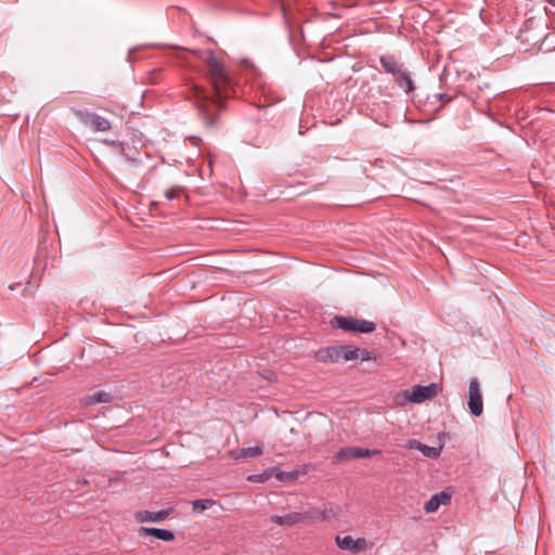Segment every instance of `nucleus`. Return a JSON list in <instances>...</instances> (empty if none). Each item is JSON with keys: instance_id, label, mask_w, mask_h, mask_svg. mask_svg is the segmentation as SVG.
I'll list each match as a JSON object with an SVG mask.
<instances>
[{"instance_id": "f257e3e1", "label": "nucleus", "mask_w": 555, "mask_h": 555, "mask_svg": "<svg viewBox=\"0 0 555 555\" xmlns=\"http://www.w3.org/2000/svg\"><path fill=\"white\" fill-rule=\"evenodd\" d=\"M195 54L205 65V76L214 87V94L193 83L189 89V99L194 103L207 126H212L215 113L224 107L223 99L230 95L232 81L225 66L217 59L212 50H198Z\"/></svg>"}, {"instance_id": "f03ea898", "label": "nucleus", "mask_w": 555, "mask_h": 555, "mask_svg": "<svg viewBox=\"0 0 555 555\" xmlns=\"http://www.w3.org/2000/svg\"><path fill=\"white\" fill-rule=\"evenodd\" d=\"M372 352L366 349L353 347L351 345H339L322 348L317 352V359L322 362H347V361H366L372 359Z\"/></svg>"}, {"instance_id": "7ed1b4c3", "label": "nucleus", "mask_w": 555, "mask_h": 555, "mask_svg": "<svg viewBox=\"0 0 555 555\" xmlns=\"http://www.w3.org/2000/svg\"><path fill=\"white\" fill-rule=\"evenodd\" d=\"M333 327L345 332L372 333L376 330V324L372 321L361 320L352 317L336 315L331 322Z\"/></svg>"}, {"instance_id": "20e7f679", "label": "nucleus", "mask_w": 555, "mask_h": 555, "mask_svg": "<svg viewBox=\"0 0 555 555\" xmlns=\"http://www.w3.org/2000/svg\"><path fill=\"white\" fill-rule=\"evenodd\" d=\"M438 384H428L427 386L416 385L412 390H404L401 396L405 401L422 403L425 400L434 398L438 393ZM400 395L397 396V400Z\"/></svg>"}, {"instance_id": "39448f33", "label": "nucleus", "mask_w": 555, "mask_h": 555, "mask_svg": "<svg viewBox=\"0 0 555 555\" xmlns=\"http://www.w3.org/2000/svg\"><path fill=\"white\" fill-rule=\"evenodd\" d=\"M375 454H380L377 449L370 450L359 447H346L341 448L334 456V463H344L354 459L371 457Z\"/></svg>"}, {"instance_id": "423d86ee", "label": "nucleus", "mask_w": 555, "mask_h": 555, "mask_svg": "<svg viewBox=\"0 0 555 555\" xmlns=\"http://www.w3.org/2000/svg\"><path fill=\"white\" fill-rule=\"evenodd\" d=\"M75 115L79 120L89 126L93 131H107L111 129V122L108 119L88 111L77 109Z\"/></svg>"}, {"instance_id": "0eeeda50", "label": "nucleus", "mask_w": 555, "mask_h": 555, "mask_svg": "<svg viewBox=\"0 0 555 555\" xmlns=\"http://www.w3.org/2000/svg\"><path fill=\"white\" fill-rule=\"evenodd\" d=\"M480 384H469L468 389V409L474 416H480L483 412L482 393Z\"/></svg>"}, {"instance_id": "6e6552de", "label": "nucleus", "mask_w": 555, "mask_h": 555, "mask_svg": "<svg viewBox=\"0 0 555 555\" xmlns=\"http://www.w3.org/2000/svg\"><path fill=\"white\" fill-rule=\"evenodd\" d=\"M335 542L339 548L345 550V551H350L353 554H357L361 551L366 550L367 545H369L367 541L364 538L354 540L350 535H346V537L337 535L335 538Z\"/></svg>"}, {"instance_id": "1a4fd4ad", "label": "nucleus", "mask_w": 555, "mask_h": 555, "mask_svg": "<svg viewBox=\"0 0 555 555\" xmlns=\"http://www.w3.org/2000/svg\"><path fill=\"white\" fill-rule=\"evenodd\" d=\"M170 513H171L170 508L160 509V511H156V512H151V511L144 509V511L135 512L134 518L138 522H141V524H143V522H162L168 518Z\"/></svg>"}, {"instance_id": "9d476101", "label": "nucleus", "mask_w": 555, "mask_h": 555, "mask_svg": "<svg viewBox=\"0 0 555 555\" xmlns=\"http://www.w3.org/2000/svg\"><path fill=\"white\" fill-rule=\"evenodd\" d=\"M314 515H307L298 512L288 513L286 515H273L270 520L279 526H293L302 522L306 518H314Z\"/></svg>"}, {"instance_id": "9b49d317", "label": "nucleus", "mask_w": 555, "mask_h": 555, "mask_svg": "<svg viewBox=\"0 0 555 555\" xmlns=\"http://www.w3.org/2000/svg\"><path fill=\"white\" fill-rule=\"evenodd\" d=\"M138 534L140 538L149 535L166 542L175 540L173 532L168 529L141 527L138 531Z\"/></svg>"}, {"instance_id": "f8f14e48", "label": "nucleus", "mask_w": 555, "mask_h": 555, "mask_svg": "<svg viewBox=\"0 0 555 555\" xmlns=\"http://www.w3.org/2000/svg\"><path fill=\"white\" fill-rule=\"evenodd\" d=\"M379 63L384 72L390 74L393 78L404 69L403 64L393 55H382L379 57Z\"/></svg>"}, {"instance_id": "ddd939ff", "label": "nucleus", "mask_w": 555, "mask_h": 555, "mask_svg": "<svg viewBox=\"0 0 555 555\" xmlns=\"http://www.w3.org/2000/svg\"><path fill=\"white\" fill-rule=\"evenodd\" d=\"M450 500L451 496L446 492L436 493L425 503L424 509L426 513H434L441 504H448Z\"/></svg>"}, {"instance_id": "4468645a", "label": "nucleus", "mask_w": 555, "mask_h": 555, "mask_svg": "<svg viewBox=\"0 0 555 555\" xmlns=\"http://www.w3.org/2000/svg\"><path fill=\"white\" fill-rule=\"evenodd\" d=\"M393 79L398 87L402 89L406 94L414 91V81L412 79L411 73L408 69L404 68L401 70V74H398Z\"/></svg>"}, {"instance_id": "2eb2a0df", "label": "nucleus", "mask_w": 555, "mask_h": 555, "mask_svg": "<svg viewBox=\"0 0 555 555\" xmlns=\"http://www.w3.org/2000/svg\"><path fill=\"white\" fill-rule=\"evenodd\" d=\"M262 454V449L259 446L241 448L231 451V456L234 460L247 459V457H257Z\"/></svg>"}, {"instance_id": "dca6fc26", "label": "nucleus", "mask_w": 555, "mask_h": 555, "mask_svg": "<svg viewBox=\"0 0 555 555\" xmlns=\"http://www.w3.org/2000/svg\"><path fill=\"white\" fill-rule=\"evenodd\" d=\"M111 400H112V397L109 393H107L104 390H100L91 396L85 397L81 400V402L83 405L88 406V405H93L96 403H106V402H109Z\"/></svg>"}, {"instance_id": "f3484780", "label": "nucleus", "mask_w": 555, "mask_h": 555, "mask_svg": "<svg viewBox=\"0 0 555 555\" xmlns=\"http://www.w3.org/2000/svg\"><path fill=\"white\" fill-rule=\"evenodd\" d=\"M279 7L285 21H288L292 16V1L293 0H273Z\"/></svg>"}, {"instance_id": "a211bd4d", "label": "nucleus", "mask_w": 555, "mask_h": 555, "mask_svg": "<svg viewBox=\"0 0 555 555\" xmlns=\"http://www.w3.org/2000/svg\"><path fill=\"white\" fill-rule=\"evenodd\" d=\"M215 504L214 500L205 499V500H195L192 502L193 511L195 513H202L207 508L211 507Z\"/></svg>"}, {"instance_id": "6ab92c4d", "label": "nucleus", "mask_w": 555, "mask_h": 555, "mask_svg": "<svg viewBox=\"0 0 555 555\" xmlns=\"http://www.w3.org/2000/svg\"><path fill=\"white\" fill-rule=\"evenodd\" d=\"M418 451H421L426 457H429V459H436L440 454V449L434 448V447H429V446L424 444V443H422V446H421Z\"/></svg>"}, {"instance_id": "aec40b11", "label": "nucleus", "mask_w": 555, "mask_h": 555, "mask_svg": "<svg viewBox=\"0 0 555 555\" xmlns=\"http://www.w3.org/2000/svg\"><path fill=\"white\" fill-rule=\"evenodd\" d=\"M519 38L521 39V41H526V42H530L531 41L532 46H537L541 41V38H535L533 36H530V31L529 30L521 31L520 35H519Z\"/></svg>"}, {"instance_id": "412c9836", "label": "nucleus", "mask_w": 555, "mask_h": 555, "mask_svg": "<svg viewBox=\"0 0 555 555\" xmlns=\"http://www.w3.org/2000/svg\"><path fill=\"white\" fill-rule=\"evenodd\" d=\"M182 193V189L180 186H172L165 191V197L168 201H172L173 198L178 197Z\"/></svg>"}, {"instance_id": "4be33fe9", "label": "nucleus", "mask_w": 555, "mask_h": 555, "mask_svg": "<svg viewBox=\"0 0 555 555\" xmlns=\"http://www.w3.org/2000/svg\"><path fill=\"white\" fill-rule=\"evenodd\" d=\"M422 442L417 440H410L406 444L409 449L420 450Z\"/></svg>"}, {"instance_id": "5701e85b", "label": "nucleus", "mask_w": 555, "mask_h": 555, "mask_svg": "<svg viewBox=\"0 0 555 555\" xmlns=\"http://www.w3.org/2000/svg\"><path fill=\"white\" fill-rule=\"evenodd\" d=\"M439 96L443 100L450 101V98L447 94H439Z\"/></svg>"}, {"instance_id": "b1692460", "label": "nucleus", "mask_w": 555, "mask_h": 555, "mask_svg": "<svg viewBox=\"0 0 555 555\" xmlns=\"http://www.w3.org/2000/svg\"><path fill=\"white\" fill-rule=\"evenodd\" d=\"M318 515H319V516H318L319 518L324 519V515H323V513L318 512Z\"/></svg>"}]
</instances>
